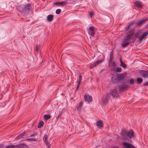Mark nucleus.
Masks as SVG:
<instances>
[{
	"label": "nucleus",
	"instance_id": "36",
	"mask_svg": "<svg viewBox=\"0 0 148 148\" xmlns=\"http://www.w3.org/2000/svg\"><path fill=\"white\" fill-rule=\"evenodd\" d=\"M139 33H136L135 34V37H136V38H138V36H139Z\"/></svg>",
	"mask_w": 148,
	"mask_h": 148
},
{
	"label": "nucleus",
	"instance_id": "5",
	"mask_svg": "<svg viewBox=\"0 0 148 148\" xmlns=\"http://www.w3.org/2000/svg\"><path fill=\"white\" fill-rule=\"evenodd\" d=\"M119 90L120 91H123L128 87V86L125 83L118 86Z\"/></svg>",
	"mask_w": 148,
	"mask_h": 148
},
{
	"label": "nucleus",
	"instance_id": "41",
	"mask_svg": "<svg viewBox=\"0 0 148 148\" xmlns=\"http://www.w3.org/2000/svg\"><path fill=\"white\" fill-rule=\"evenodd\" d=\"M37 133H34L32 135H31L29 136L30 137H32L35 136H36L37 135Z\"/></svg>",
	"mask_w": 148,
	"mask_h": 148
},
{
	"label": "nucleus",
	"instance_id": "14",
	"mask_svg": "<svg viewBox=\"0 0 148 148\" xmlns=\"http://www.w3.org/2000/svg\"><path fill=\"white\" fill-rule=\"evenodd\" d=\"M103 60H97L94 62V63H93V65L95 66H96L98 65L99 64L103 62Z\"/></svg>",
	"mask_w": 148,
	"mask_h": 148
},
{
	"label": "nucleus",
	"instance_id": "40",
	"mask_svg": "<svg viewBox=\"0 0 148 148\" xmlns=\"http://www.w3.org/2000/svg\"><path fill=\"white\" fill-rule=\"evenodd\" d=\"M27 140H35V139L34 138H29L27 139Z\"/></svg>",
	"mask_w": 148,
	"mask_h": 148
},
{
	"label": "nucleus",
	"instance_id": "46",
	"mask_svg": "<svg viewBox=\"0 0 148 148\" xmlns=\"http://www.w3.org/2000/svg\"><path fill=\"white\" fill-rule=\"evenodd\" d=\"M118 147L117 146H113V147H111V148H118Z\"/></svg>",
	"mask_w": 148,
	"mask_h": 148
},
{
	"label": "nucleus",
	"instance_id": "12",
	"mask_svg": "<svg viewBox=\"0 0 148 148\" xmlns=\"http://www.w3.org/2000/svg\"><path fill=\"white\" fill-rule=\"evenodd\" d=\"M135 5L138 8H142V4L139 1H136L134 3Z\"/></svg>",
	"mask_w": 148,
	"mask_h": 148
},
{
	"label": "nucleus",
	"instance_id": "50",
	"mask_svg": "<svg viewBox=\"0 0 148 148\" xmlns=\"http://www.w3.org/2000/svg\"><path fill=\"white\" fill-rule=\"evenodd\" d=\"M0 148H3V146H0Z\"/></svg>",
	"mask_w": 148,
	"mask_h": 148
},
{
	"label": "nucleus",
	"instance_id": "18",
	"mask_svg": "<svg viewBox=\"0 0 148 148\" xmlns=\"http://www.w3.org/2000/svg\"><path fill=\"white\" fill-rule=\"evenodd\" d=\"M110 95L111 94H110V93H107L106 94L105 97V99L106 100L107 102H108L109 99L110 98Z\"/></svg>",
	"mask_w": 148,
	"mask_h": 148
},
{
	"label": "nucleus",
	"instance_id": "15",
	"mask_svg": "<svg viewBox=\"0 0 148 148\" xmlns=\"http://www.w3.org/2000/svg\"><path fill=\"white\" fill-rule=\"evenodd\" d=\"M96 124L97 126L99 127H103V123L101 121H97V122Z\"/></svg>",
	"mask_w": 148,
	"mask_h": 148
},
{
	"label": "nucleus",
	"instance_id": "47",
	"mask_svg": "<svg viewBox=\"0 0 148 148\" xmlns=\"http://www.w3.org/2000/svg\"><path fill=\"white\" fill-rule=\"evenodd\" d=\"M144 86H148V82L147 83H146L144 84Z\"/></svg>",
	"mask_w": 148,
	"mask_h": 148
},
{
	"label": "nucleus",
	"instance_id": "4",
	"mask_svg": "<svg viewBox=\"0 0 148 148\" xmlns=\"http://www.w3.org/2000/svg\"><path fill=\"white\" fill-rule=\"evenodd\" d=\"M122 145L124 148H136L132 144L126 142H123L122 143Z\"/></svg>",
	"mask_w": 148,
	"mask_h": 148
},
{
	"label": "nucleus",
	"instance_id": "31",
	"mask_svg": "<svg viewBox=\"0 0 148 148\" xmlns=\"http://www.w3.org/2000/svg\"><path fill=\"white\" fill-rule=\"evenodd\" d=\"M61 12V10L60 9H57L56 11V14H59Z\"/></svg>",
	"mask_w": 148,
	"mask_h": 148
},
{
	"label": "nucleus",
	"instance_id": "17",
	"mask_svg": "<svg viewBox=\"0 0 148 148\" xmlns=\"http://www.w3.org/2000/svg\"><path fill=\"white\" fill-rule=\"evenodd\" d=\"M120 65L122 67H123L124 68H125L126 67V65L125 64H124L123 62L122 61L121 58H120Z\"/></svg>",
	"mask_w": 148,
	"mask_h": 148
},
{
	"label": "nucleus",
	"instance_id": "19",
	"mask_svg": "<svg viewBox=\"0 0 148 148\" xmlns=\"http://www.w3.org/2000/svg\"><path fill=\"white\" fill-rule=\"evenodd\" d=\"M51 117L50 114H45L44 115V118L45 120H47L50 119Z\"/></svg>",
	"mask_w": 148,
	"mask_h": 148
},
{
	"label": "nucleus",
	"instance_id": "30",
	"mask_svg": "<svg viewBox=\"0 0 148 148\" xmlns=\"http://www.w3.org/2000/svg\"><path fill=\"white\" fill-rule=\"evenodd\" d=\"M121 69L120 67H118L116 68L115 71L116 72H119L121 71Z\"/></svg>",
	"mask_w": 148,
	"mask_h": 148
},
{
	"label": "nucleus",
	"instance_id": "1",
	"mask_svg": "<svg viewBox=\"0 0 148 148\" xmlns=\"http://www.w3.org/2000/svg\"><path fill=\"white\" fill-rule=\"evenodd\" d=\"M121 134L124 140H128L130 142L132 141L131 138H132L134 136V132L132 130H131L129 132L126 131L124 130H122Z\"/></svg>",
	"mask_w": 148,
	"mask_h": 148
},
{
	"label": "nucleus",
	"instance_id": "3",
	"mask_svg": "<svg viewBox=\"0 0 148 148\" xmlns=\"http://www.w3.org/2000/svg\"><path fill=\"white\" fill-rule=\"evenodd\" d=\"M30 9L31 5L30 3H28L23 7L22 11L24 13H28L30 11Z\"/></svg>",
	"mask_w": 148,
	"mask_h": 148
},
{
	"label": "nucleus",
	"instance_id": "21",
	"mask_svg": "<svg viewBox=\"0 0 148 148\" xmlns=\"http://www.w3.org/2000/svg\"><path fill=\"white\" fill-rule=\"evenodd\" d=\"M137 81L138 84H140L143 82V79L141 78H137Z\"/></svg>",
	"mask_w": 148,
	"mask_h": 148
},
{
	"label": "nucleus",
	"instance_id": "33",
	"mask_svg": "<svg viewBox=\"0 0 148 148\" xmlns=\"http://www.w3.org/2000/svg\"><path fill=\"white\" fill-rule=\"evenodd\" d=\"M132 23H133L132 22L130 24H129V25H128L127 27H125V28L126 30L127 31L129 29V28L130 27L131 25L132 24Z\"/></svg>",
	"mask_w": 148,
	"mask_h": 148
},
{
	"label": "nucleus",
	"instance_id": "27",
	"mask_svg": "<svg viewBox=\"0 0 148 148\" xmlns=\"http://www.w3.org/2000/svg\"><path fill=\"white\" fill-rule=\"evenodd\" d=\"M83 106V104L81 102H80L79 103V105L77 109L78 110H80Z\"/></svg>",
	"mask_w": 148,
	"mask_h": 148
},
{
	"label": "nucleus",
	"instance_id": "42",
	"mask_svg": "<svg viewBox=\"0 0 148 148\" xmlns=\"http://www.w3.org/2000/svg\"><path fill=\"white\" fill-rule=\"evenodd\" d=\"M89 15H90L91 18H92V16L93 15V14L92 12H89Z\"/></svg>",
	"mask_w": 148,
	"mask_h": 148
},
{
	"label": "nucleus",
	"instance_id": "13",
	"mask_svg": "<svg viewBox=\"0 0 148 148\" xmlns=\"http://www.w3.org/2000/svg\"><path fill=\"white\" fill-rule=\"evenodd\" d=\"M111 80L114 84H115L117 81L118 79L116 77L114 76L112 77Z\"/></svg>",
	"mask_w": 148,
	"mask_h": 148
},
{
	"label": "nucleus",
	"instance_id": "34",
	"mask_svg": "<svg viewBox=\"0 0 148 148\" xmlns=\"http://www.w3.org/2000/svg\"><path fill=\"white\" fill-rule=\"evenodd\" d=\"M17 145H10L11 148H17Z\"/></svg>",
	"mask_w": 148,
	"mask_h": 148
},
{
	"label": "nucleus",
	"instance_id": "16",
	"mask_svg": "<svg viewBox=\"0 0 148 148\" xmlns=\"http://www.w3.org/2000/svg\"><path fill=\"white\" fill-rule=\"evenodd\" d=\"M147 19H141L139 22L137 23L136 24L138 25H140L145 21H147Z\"/></svg>",
	"mask_w": 148,
	"mask_h": 148
},
{
	"label": "nucleus",
	"instance_id": "10",
	"mask_svg": "<svg viewBox=\"0 0 148 148\" xmlns=\"http://www.w3.org/2000/svg\"><path fill=\"white\" fill-rule=\"evenodd\" d=\"M17 147L18 148H28V146L25 144H22L20 145H17Z\"/></svg>",
	"mask_w": 148,
	"mask_h": 148
},
{
	"label": "nucleus",
	"instance_id": "22",
	"mask_svg": "<svg viewBox=\"0 0 148 148\" xmlns=\"http://www.w3.org/2000/svg\"><path fill=\"white\" fill-rule=\"evenodd\" d=\"M88 34H89L90 35L93 37L94 36L95 32H94V31H89Z\"/></svg>",
	"mask_w": 148,
	"mask_h": 148
},
{
	"label": "nucleus",
	"instance_id": "35",
	"mask_svg": "<svg viewBox=\"0 0 148 148\" xmlns=\"http://www.w3.org/2000/svg\"><path fill=\"white\" fill-rule=\"evenodd\" d=\"M94 28L93 27H91L89 28V31H94Z\"/></svg>",
	"mask_w": 148,
	"mask_h": 148
},
{
	"label": "nucleus",
	"instance_id": "9",
	"mask_svg": "<svg viewBox=\"0 0 148 148\" xmlns=\"http://www.w3.org/2000/svg\"><path fill=\"white\" fill-rule=\"evenodd\" d=\"M130 43L131 42H130L125 41L124 40L123 42L121 44V45L123 47H125Z\"/></svg>",
	"mask_w": 148,
	"mask_h": 148
},
{
	"label": "nucleus",
	"instance_id": "32",
	"mask_svg": "<svg viewBox=\"0 0 148 148\" xmlns=\"http://www.w3.org/2000/svg\"><path fill=\"white\" fill-rule=\"evenodd\" d=\"M26 134V132H23L19 136L20 137H22L25 136Z\"/></svg>",
	"mask_w": 148,
	"mask_h": 148
},
{
	"label": "nucleus",
	"instance_id": "20",
	"mask_svg": "<svg viewBox=\"0 0 148 148\" xmlns=\"http://www.w3.org/2000/svg\"><path fill=\"white\" fill-rule=\"evenodd\" d=\"M43 125V122L42 121H41L40 122L38 125V128H41Z\"/></svg>",
	"mask_w": 148,
	"mask_h": 148
},
{
	"label": "nucleus",
	"instance_id": "7",
	"mask_svg": "<svg viewBox=\"0 0 148 148\" xmlns=\"http://www.w3.org/2000/svg\"><path fill=\"white\" fill-rule=\"evenodd\" d=\"M84 98L86 101L90 102L92 100V97L88 95H85L84 96Z\"/></svg>",
	"mask_w": 148,
	"mask_h": 148
},
{
	"label": "nucleus",
	"instance_id": "29",
	"mask_svg": "<svg viewBox=\"0 0 148 148\" xmlns=\"http://www.w3.org/2000/svg\"><path fill=\"white\" fill-rule=\"evenodd\" d=\"M67 3V1H64L62 2H59L60 3V5H63Z\"/></svg>",
	"mask_w": 148,
	"mask_h": 148
},
{
	"label": "nucleus",
	"instance_id": "2",
	"mask_svg": "<svg viewBox=\"0 0 148 148\" xmlns=\"http://www.w3.org/2000/svg\"><path fill=\"white\" fill-rule=\"evenodd\" d=\"M134 34V31L133 30H130L129 31V34L125 36L124 37L125 41H128L131 39Z\"/></svg>",
	"mask_w": 148,
	"mask_h": 148
},
{
	"label": "nucleus",
	"instance_id": "11",
	"mask_svg": "<svg viewBox=\"0 0 148 148\" xmlns=\"http://www.w3.org/2000/svg\"><path fill=\"white\" fill-rule=\"evenodd\" d=\"M125 76L126 75L124 73L120 74L118 76V78L119 79H124Z\"/></svg>",
	"mask_w": 148,
	"mask_h": 148
},
{
	"label": "nucleus",
	"instance_id": "26",
	"mask_svg": "<svg viewBox=\"0 0 148 148\" xmlns=\"http://www.w3.org/2000/svg\"><path fill=\"white\" fill-rule=\"evenodd\" d=\"M82 79V76L81 75H79V80L77 81V83L78 84H80L81 82Z\"/></svg>",
	"mask_w": 148,
	"mask_h": 148
},
{
	"label": "nucleus",
	"instance_id": "39",
	"mask_svg": "<svg viewBox=\"0 0 148 148\" xmlns=\"http://www.w3.org/2000/svg\"><path fill=\"white\" fill-rule=\"evenodd\" d=\"M44 142L47 146L49 144V142L48 141H47V140H46V141H44Z\"/></svg>",
	"mask_w": 148,
	"mask_h": 148
},
{
	"label": "nucleus",
	"instance_id": "8",
	"mask_svg": "<svg viewBox=\"0 0 148 148\" xmlns=\"http://www.w3.org/2000/svg\"><path fill=\"white\" fill-rule=\"evenodd\" d=\"M54 16L53 14H49L47 16V19L49 22L51 21L53 19Z\"/></svg>",
	"mask_w": 148,
	"mask_h": 148
},
{
	"label": "nucleus",
	"instance_id": "37",
	"mask_svg": "<svg viewBox=\"0 0 148 148\" xmlns=\"http://www.w3.org/2000/svg\"><path fill=\"white\" fill-rule=\"evenodd\" d=\"M111 55H110V59L108 61V63L109 64H110L111 63Z\"/></svg>",
	"mask_w": 148,
	"mask_h": 148
},
{
	"label": "nucleus",
	"instance_id": "24",
	"mask_svg": "<svg viewBox=\"0 0 148 148\" xmlns=\"http://www.w3.org/2000/svg\"><path fill=\"white\" fill-rule=\"evenodd\" d=\"M143 76L145 78H148V73L144 72L143 74Z\"/></svg>",
	"mask_w": 148,
	"mask_h": 148
},
{
	"label": "nucleus",
	"instance_id": "28",
	"mask_svg": "<svg viewBox=\"0 0 148 148\" xmlns=\"http://www.w3.org/2000/svg\"><path fill=\"white\" fill-rule=\"evenodd\" d=\"M47 135L45 134L44 135L43 138V141H46V140H47Z\"/></svg>",
	"mask_w": 148,
	"mask_h": 148
},
{
	"label": "nucleus",
	"instance_id": "45",
	"mask_svg": "<svg viewBox=\"0 0 148 148\" xmlns=\"http://www.w3.org/2000/svg\"><path fill=\"white\" fill-rule=\"evenodd\" d=\"M5 148H11L10 145L7 146L5 147Z\"/></svg>",
	"mask_w": 148,
	"mask_h": 148
},
{
	"label": "nucleus",
	"instance_id": "25",
	"mask_svg": "<svg viewBox=\"0 0 148 148\" xmlns=\"http://www.w3.org/2000/svg\"><path fill=\"white\" fill-rule=\"evenodd\" d=\"M145 37L142 35L141 36L138 37V39L140 42H141Z\"/></svg>",
	"mask_w": 148,
	"mask_h": 148
},
{
	"label": "nucleus",
	"instance_id": "38",
	"mask_svg": "<svg viewBox=\"0 0 148 148\" xmlns=\"http://www.w3.org/2000/svg\"><path fill=\"white\" fill-rule=\"evenodd\" d=\"M130 84L131 85H132L134 82V80L133 79H131L130 81Z\"/></svg>",
	"mask_w": 148,
	"mask_h": 148
},
{
	"label": "nucleus",
	"instance_id": "44",
	"mask_svg": "<svg viewBox=\"0 0 148 148\" xmlns=\"http://www.w3.org/2000/svg\"><path fill=\"white\" fill-rule=\"evenodd\" d=\"M55 4L56 5H60V3H59V2H56L55 3Z\"/></svg>",
	"mask_w": 148,
	"mask_h": 148
},
{
	"label": "nucleus",
	"instance_id": "23",
	"mask_svg": "<svg viewBox=\"0 0 148 148\" xmlns=\"http://www.w3.org/2000/svg\"><path fill=\"white\" fill-rule=\"evenodd\" d=\"M147 29H148V27H147ZM148 34V29L147 30V31L144 32L142 35L144 37H145Z\"/></svg>",
	"mask_w": 148,
	"mask_h": 148
},
{
	"label": "nucleus",
	"instance_id": "6",
	"mask_svg": "<svg viewBox=\"0 0 148 148\" xmlns=\"http://www.w3.org/2000/svg\"><path fill=\"white\" fill-rule=\"evenodd\" d=\"M110 94L113 97L117 96L118 94L117 90L115 89L112 90L110 92Z\"/></svg>",
	"mask_w": 148,
	"mask_h": 148
},
{
	"label": "nucleus",
	"instance_id": "48",
	"mask_svg": "<svg viewBox=\"0 0 148 148\" xmlns=\"http://www.w3.org/2000/svg\"><path fill=\"white\" fill-rule=\"evenodd\" d=\"M39 46L38 45H37L36 46V49L37 50H38Z\"/></svg>",
	"mask_w": 148,
	"mask_h": 148
},
{
	"label": "nucleus",
	"instance_id": "43",
	"mask_svg": "<svg viewBox=\"0 0 148 148\" xmlns=\"http://www.w3.org/2000/svg\"><path fill=\"white\" fill-rule=\"evenodd\" d=\"M80 84L78 83V84H77V88H76L77 90L78 89L79 87Z\"/></svg>",
	"mask_w": 148,
	"mask_h": 148
},
{
	"label": "nucleus",
	"instance_id": "49",
	"mask_svg": "<svg viewBox=\"0 0 148 148\" xmlns=\"http://www.w3.org/2000/svg\"><path fill=\"white\" fill-rule=\"evenodd\" d=\"M112 64H115V62L114 61H113V62H112Z\"/></svg>",
	"mask_w": 148,
	"mask_h": 148
}]
</instances>
